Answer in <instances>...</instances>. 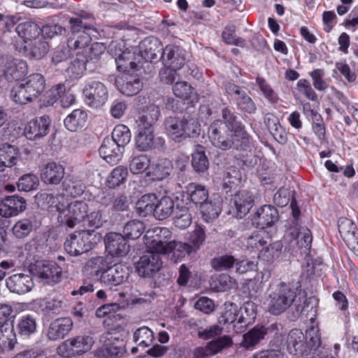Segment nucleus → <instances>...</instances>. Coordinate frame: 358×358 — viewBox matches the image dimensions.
<instances>
[{"mask_svg": "<svg viewBox=\"0 0 358 358\" xmlns=\"http://www.w3.org/2000/svg\"><path fill=\"white\" fill-rule=\"evenodd\" d=\"M65 167L60 163L50 161L41 169V180L48 185H57L64 178Z\"/></svg>", "mask_w": 358, "mask_h": 358, "instance_id": "4468645a", "label": "nucleus"}, {"mask_svg": "<svg viewBox=\"0 0 358 358\" xmlns=\"http://www.w3.org/2000/svg\"><path fill=\"white\" fill-rule=\"evenodd\" d=\"M264 326L257 324L243 334L241 345L248 350H252L255 346L265 338Z\"/></svg>", "mask_w": 358, "mask_h": 358, "instance_id": "7c9ffc66", "label": "nucleus"}, {"mask_svg": "<svg viewBox=\"0 0 358 358\" xmlns=\"http://www.w3.org/2000/svg\"><path fill=\"white\" fill-rule=\"evenodd\" d=\"M124 148L118 146L113 139L105 138L99 148L100 156L111 165L117 164L122 159Z\"/></svg>", "mask_w": 358, "mask_h": 358, "instance_id": "a211bd4d", "label": "nucleus"}, {"mask_svg": "<svg viewBox=\"0 0 358 358\" xmlns=\"http://www.w3.org/2000/svg\"><path fill=\"white\" fill-rule=\"evenodd\" d=\"M85 185L77 176L68 175L62 182V189L66 194L73 197H77L83 194Z\"/></svg>", "mask_w": 358, "mask_h": 358, "instance_id": "72a5a7b5", "label": "nucleus"}, {"mask_svg": "<svg viewBox=\"0 0 358 358\" xmlns=\"http://www.w3.org/2000/svg\"><path fill=\"white\" fill-rule=\"evenodd\" d=\"M162 266V262L159 252L148 251L145 252L136 263V271L143 278L152 277Z\"/></svg>", "mask_w": 358, "mask_h": 358, "instance_id": "6e6552de", "label": "nucleus"}, {"mask_svg": "<svg viewBox=\"0 0 358 358\" xmlns=\"http://www.w3.org/2000/svg\"><path fill=\"white\" fill-rule=\"evenodd\" d=\"M36 271L38 276L44 279H50L52 282L59 280L62 268L54 262L43 261L37 262Z\"/></svg>", "mask_w": 358, "mask_h": 358, "instance_id": "c85d7f7f", "label": "nucleus"}, {"mask_svg": "<svg viewBox=\"0 0 358 358\" xmlns=\"http://www.w3.org/2000/svg\"><path fill=\"white\" fill-rule=\"evenodd\" d=\"M231 203L236 210L237 216L241 218L248 214L253 206V194L250 191L241 190L235 194L231 199Z\"/></svg>", "mask_w": 358, "mask_h": 358, "instance_id": "aec40b11", "label": "nucleus"}, {"mask_svg": "<svg viewBox=\"0 0 358 358\" xmlns=\"http://www.w3.org/2000/svg\"><path fill=\"white\" fill-rule=\"evenodd\" d=\"M27 207V203L23 197L17 195L8 196L0 204V216L10 217L23 212Z\"/></svg>", "mask_w": 358, "mask_h": 358, "instance_id": "f3484780", "label": "nucleus"}, {"mask_svg": "<svg viewBox=\"0 0 358 358\" xmlns=\"http://www.w3.org/2000/svg\"><path fill=\"white\" fill-rule=\"evenodd\" d=\"M264 122L273 138L279 143L283 144L287 141V135L279 124L278 119L271 113L265 115Z\"/></svg>", "mask_w": 358, "mask_h": 358, "instance_id": "79ce46f5", "label": "nucleus"}, {"mask_svg": "<svg viewBox=\"0 0 358 358\" xmlns=\"http://www.w3.org/2000/svg\"><path fill=\"white\" fill-rule=\"evenodd\" d=\"M174 209V201L169 196H163L159 200L157 199L155 203V217L164 220L169 217Z\"/></svg>", "mask_w": 358, "mask_h": 358, "instance_id": "de8ad7c7", "label": "nucleus"}, {"mask_svg": "<svg viewBox=\"0 0 358 358\" xmlns=\"http://www.w3.org/2000/svg\"><path fill=\"white\" fill-rule=\"evenodd\" d=\"M135 55L130 51H122L116 58L115 63L119 71H126L129 69L137 71L140 69V62L134 61Z\"/></svg>", "mask_w": 358, "mask_h": 358, "instance_id": "37998d69", "label": "nucleus"}, {"mask_svg": "<svg viewBox=\"0 0 358 358\" xmlns=\"http://www.w3.org/2000/svg\"><path fill=\"white\" fill-rule=\"evenodd\" d=\"M187 192L190 201L196 206H201L208 199V192L204 186L190 183L187 187Z\"/></svg>", "mask_w": 358, "mask_h": 358, "instance_id": "3c124183", "label": "nucleus"}, {"mask_svg": "<svg viewBox=\"0 0 358 358\" xmlns=\"http://www.w3.org/2000/svg\"><path fill=\"white\" fill-rule=\"evenodd\" d=\"M164 127L167 134L174 141H180L184 139L182 117H168L164 121Z\"/></svg>", "mask_w": 358, "mask_h": 358, "instance_id": "58836bf2", "label": "nucleus"}, {"mask_svg": "<svg viewBox=\"0 0 358 358\" xmlns=\"http://www.w3.org/2000/svg\"><path fill=\"white\" fill-rule=\"evenodd\" d=\"M144 230L145 225L143 222L138 220H132L124 224L123 236L127 238L136 239L143 234Z\"/></svg>", "mask_w": 358, "mask_h": 358, "instance_id": "052dcab7", "label": "nucleus"}, {"mask_svg": "<svg viewBox=\"0 0 358 358\" xmlns=\"http://www.w3.org/2000/svg\"><path fill=\"white\" fill-rule=\"evenodd\" d=\"M34 227V217L30 216L20 219L16 222L12 228V231L17 238H24L33 231Z\"/></svg>", "mask_w": 358, "mask_h": 358, "instance_id": "8fccbe9b", "label": "nucleus"}, {"mask_svg": "<svg viewBox=\"0 0 358 358\" xmlns=\"http://www.w3.org/2000/svg\"><path fill=\"white\" fill-rule=\"evenodd\" d=\"M278 220V212L271 205H265L258 208L252 219V224L262 229L271 227Z\"/></svg>", "mask_w": 358, "mask_h": 358, "instance_id": "dca6fc26", "label": "nucleus"}, {"mask_svg": "<svg viewBox=\"0 0 358 358\" xmlns=\"http://www.w3.org/2000/svg\"><path fill=\"white\" fill-rule=\"evenodd\" d=\"M236 263V259L230 255H223L214 257L211 260V266L215 271H227L234 268Z\"/></svg>", "mask_w": 358, "mask_h": 358, "instance_id": "69168bd1", "label": "nucleus"}, {"mask_svg": "<svg viewBox=\"0 0 358 358\" xmlns=\"http://www.w3.org/2000/svg\"><path fill=\"white\" fill-rule=\"evenodd\" d=\"M221 201L219 199L204 201L199 207L203 219L208 222L215 219L221 213Z\"/></svg>", "mask_w": 358, "mask_h": 358, "instance_id": "603ef678", "label": "nucleus"}, {"mask_svg": "<svg viewBox=\"0 0 358 358\" xmlns=\"http://www.w3.org/2000/svg\"><path fill=\"white\" fill-rule=\"evenodd\" d=\"M93 230H82L70 234L64 242L66 251L72 256H78L93 248Z\"/></svg>", "mask_w": 358, "mask_h": 358, "instance_id": "39448f33", "label": "nucleus"}, {"mask_svg": "<svg viewBox=\"0 0 358 358\" xmlns=\"http://www.w3.org/2000/svg\"><path fill=\"white\" fill-rule=\"evenodd\" d=\"M106 250L112 257H124L130 250V245L125 237L119 233H108L104 238Z\"/></svg>", "mask_w": 358, "mask_h": 358, "instance_id": "f8f14e48", "label": "nucleus"}, {"mask_svg": "<svg viewBox=\"0 0 358 358\" xmlns=\"http://www.w3.org/2000/svg\"><path fill=\"white\" fill-rule=\"evenodd\" d=\"M150 166V159L148 155L141 154L131 157L129 161V170L133 174H139L145 171Z\"/></svg>", "mask_w": 358, "mask_h": 358, "instance_id": "e2e57ef3", "label": "nucleus"}, {"mask_svg": "<svg viewBox=\"0 0 358 358\" xmlns=\"http://www.w3.org/2000/svg\"><path fill=\"white\" fill-rule=\"evenodd\" d=\"M119 91L128 96L137 94L143 87V82L138 77L124 75L116 80Z\"/></svg>", "mask_w": 358, "mask_h": 358, "instance_id": "412c9836", "label": "nucleus"}, {"mask_svg": "<svg viewBox=\"0 0 358 358\" xmlns=\"http://www.w3.org/2000/svg\"><path fill=\"white\" fill-rule=\"evenodd\" d=\"M94 341L92 337L78 336L66 341L62 345L59 347L58 350L63 357H71L89 351Z\"/></svg>", "mask_w": 358, "mask_h": 358, "instance_id": "1a4fd4ad", "label": "nucleus"}, {"mask_svg": "<svg viewBox=\"0 0 358 358\" xmlns=\"http://www.w3.org/2000/svg\"><path fill=\"white\" fill-rule=\"evenodd\" d=\"M155 234L152 241V247L157 252H166L171 242V231L166 227H159L155 229Z\"/></svg>", "mask_w": 358, "mask_h": 358, "instance_id": "473e14b6", "label": "nucleus"}, {"mask_svg": "<svg viewBox=\"0 0 358 358\" xmlns=\"http://www.w3.org/2000/svg\"><path fill=\"white\" fill-rule=\"evenodd\" d=\"M129 268L122 264H115L113 266H108L103 272L99 282L111 289L114 286L119 285L125 282L129 275Z\"/></svg>", "mask_w": 358, "mask_h": 358, "instance_id": "9d476101", "label": "nucleus"}, {"mask_svg": "<svg viewBox=\"0 0 358 358\" xmlns=\"http://www.w3.org/2000/svg\"><path fill=\"white\" fill-rule=\"evenodd\" d=\"M192 166L197 173H204L208 169V159L206 155L204 148L200 145L196 146V149L192 154Z\"/></svg>", "mask_w": 358, "mask_h": 358, "instance_id": "09e8293b", "label": "nucleus"}, {"mask_svg": "<svg viewBox=\"0 0 358 358\" xmlns=\"http://www.w3.org/2000/svg\"><path fill=\"white\" fill-rule=\"evenodd\" d=\"M128 176L127 167L124 166H118L115 167L108 177L107 182L110 188H115L122 184H124Z\"/></svg>", "mask_w": 358, "mask_h": 358, "instance_id": "13d9d810", "label": "nucleus"}, {"mask_svg": "<svg viewBox=\"0 0 358 358\" xmlns=\"http://www.w3.org/2000/svg\"><path fill=\"white\" fill-rule=\"evenodd\" d=\"M23 84L35 99L44 91L45 87L44 77L40 73L30 75Z\"/></svg>", "mask_w": 358, "mask_h": 358, "instance_id": "c03bdc74", "label": "nucleus"}, {"mask_svg": "<svg viewBox=\"0 0 358 358\" xmlns=\"http://www.w3.org/2000/svg\"><path fill=\"white\" fill-rule=\"evenodd\" d=\"M17 332L22 339H28L36 332V318L31 315H24L20 317L17 324Z\"/></svg>", "mask_w": 358, "mask_h": 358, "instance_id": "2f4dec72", "label": "nucleus"}, {"mask_svg": "<svg viewBox=\"0 0 358 358\" xmlns=\"http://www.w3.org/2000/svg\"><path fill=\"white\" fill-rule=\"evenodd\" d=\"M313 85L315 90L321 92L325 91L329 87L328 80L324 78L325 71L322 69H316L308 73Z\"/></svg>", "mask_w": 358, "mask_h": 358, "instance_id": "774afa93", "label": "nucleus"}, {"mask_svg": "<svg viewBox=\"0 0 358 358\" xmlns=\"http://www.w3.org/2000/svg\"><path fill=\"white\" fill-rule=\"evenodd\" d=\"M17 185L20 191L29 192L37 189L39 180L36 175L28 173L20 178Z\"/></svg>", "mask_w": 358, "mask_h": 358, "instance_id": "338daca9", "label": "nucleus"}, {"mask_svg": "<svg viewBox=\"0 0 358 358\" xmlns=\"http://www.w3.org/2000/svg\"><path fill=\"white\" fill-rule=\"evenodd\" d=\"M155 129H143L138 128V134L135 137L136 148L140 151H147L155 148Z\"/></svg>", "mask_w": 358, "mask_h": 358, "instance_id": "e433bc0d", "label": "nucleus"}, {"mask_svg": "<svg viewBox=\"0 0 358 358\" xmlns=\"http://www.w3.org/2000/svg\"><path fill=\"white\" fill-rule=\"evenodd\" d=\"M160 115L158 106L151 104L146 107V110L139 115L136 120L138 128L143 129H154V125Z\"/></svg>", "mask_w": 358, "mask_h": 358, "instance_id": "c756f323", "label": "nucleus"}, {"mask_svg": "<svg viewBox=\"0 0 358 358\" xmlns=\"http://www.w3.org/2000/svg\"><path fill=\"white\" fill-rule=\"evenodd\" d=\"M268 241L270 238L265 231H255L248 238L247 247L261 254Z\"/></svg>", "mask_w": 358, "mask_h": 358, "instance_id": "864d4df0", "label": "nucleus"}, {"mask_svg": "<svg viewBox=\"0 0 358 358\" xmlns=\"http://www.w3.org/2000/svg\"><path fill=\"white\" fill-rule=\"evenodd\" d=\"M161 59L165 67L179 70L186 62V52L179 46L167 45L162 50Z\"/></svg>", "mask_w": 358, "mask_h": 358, "instance_id": "9b49d317", "label": "nucleus"}, {"mask_svg": "<svg viewBox=\"0 0 358 358\" xmlns=\"http://www.w3.org/2000/svg\"><path fill=\"white\" fill-rule=\"evenodd\" d=\"M287 348L293 355L300 356L306 352L305 335L296 329L291 330L287 338Z\"/></svg>", "mask_w": 358, "mask_h": 358, "instance_id": "393cba45", "label": "nucleus"}, {"mask_svg": "<svg viewBox=\"0 0 358 358\" xmlns=\"http://www.w3.org/2000/svg\"><path fill=\"white\" fill-rule=\"evenodd\" d=\"M85 103L92 108H98L108 100V89L105 83L98 80H87L83 89Z\"/></svg>", "mask_w": 358, "mask_h": 358, "instance_id": "20e7f679", "label": "nucleus"}, {"mask_svg": "<svg viewBox=\"0 0 358 358\" xmlns=\"http://www.w3.org/2000/svg\"><path fill=\"white\" fill-rule=\"evenodd\" d=\"M242 178V173L238 168L229 166L224 175L222 188L228 192L238 187L241 183Z\"/></svg>", "mask_w": 358, "mask_h": 358, "instance_id": "a18cd8bd", "label": "nucleus"}, {"mask_svg": "<svg viewBox=\"0 0 358 358\" xmlns=\"http://www.w3.org/2000/svg\"><path fill=\"white\" fill-rule=\"evenodd\" d=\"M8 289L18 294H24L30 292L34 286L32 277L29 274L16 273L6 280Z\"/></svg>", "mask_w": 358, "mask_h": 358, "instance_id": "2eb2a0df", "label": "nucleus"}, {"mask_svg": "<svg viewBox=\"0 0 358 358\" xmlns=\"http://www.w3.org/2000/svg\"><path fill=\"white\" fill-rule=\"evenodd\" d=\"M174 95L187 103L194 104L199 100L195 90L186 81L177 82L173 86Z\"/></svg>", "mask_w": 358, "mask_h": 358, "instance_id": "cd10ccee", "label": "nucleus"}, {"mask_svg": "<svg viewBox=\"0 0 358 358\" xmlns=\"http://www.w3.org/2000/svg\"><path fill=\"white\" fill-rule=\"evenodd\" d=\"M173 164L167 159H158L154 163L150 170L146 173V176L152 180H162L168 178L173 172Z\"/></svg>", "mask_w": 358, "mask_h": 358, "instance_id": "b1692460", "label": "nucleus"}, {"mask_svg": "<svg viewBox=\"0 0 358 358\" xmlns=\"http://www.w3.org/2000/svg\"><path fill=\"white\" fill-rule=\"evenodd\" d=\"M87 119V113L81 109H76L64 121L65 127L71 131H76L82 128Z\"/></svg>", "mask_w": 358, "mask_h": 358, "instance_id": "a19ab883", "label": "nucleus"}, {"mask_svg": "<svg viewBox=\"0 0 358 358\" xmlns=\"http://www.w3.org/2000/svg\"><path fill=\"white\" fill-rule=\"evenodd\" d=\"M292 215L293 217L292 224L285 235L287 243L285 248L293 256L307 255L310 249L313 236L310 230L306 227L300 226L298 220L301 214L299 207L293 200L290 203Z\"/></svg>", "mask_w": 358, "mask_h": 358, "instance_id": "f03ea898", "label": "nucleus"}, {"mask_svg": "<svg viewBox=\"0 0 358 358\" xmlns=\"http://www.w3.org/2000/svg\"><path fill=\"white\" fill-rule=\"evenodd\" d=\"M88 205L84 201H75L67 203L65 210L58 216V222L68 228L73 229L85 220Z\"/></svg>", "mask_w": 358, "mask_h": 358, "instance_id": "423d86ee", "label": "nucleus"}, {"mask_svg": "<svg viewBox=\"0 0 358 358\" xmlns=\"http://www.w3.org/2000/svg\"><path fill=\"white\" fill-rule=\"evenodd\" d=\"M15 31L19 36L24 39L26 43H27V40L31 41L41 34L39 26L31 21L20 23L16 27Z\"/></svg>", "mask_w": 358, "mask_h": 358, "instance_id": "ea45409f", "label": "nucleus"}, {"mask_svg": "<svg viewBox=\"0 0 358 358\" xmlns=\"http://www.w3.org/2000/svg\"><path fill=\"white\" fill-rule=\"evenodd\" d=\"M73 322L69 317H62L51 322L48 337L50 340L57 341L64 338L72 328Z\"/></svg>", "mask_w": 358, "mask_h": 358, "instance_id": "5701e85b", "label": "nucleus"}, {"mask_svg": "<svg viewBox=\"0 0 358 358\" xmlns=\"http://www.w3.org/2000/svg\"><path fill=\"white\" fill-rule=\"evenodd\" d=\"M133 340L138 346L144 348L152 343L155 340L154 333L148 327L143 326L134 331Z\"/></svg>", "mask_w": 358, "mask_h": 358, "instance_id": "6e6d98bb", "label": "nucleus"}, {"mask_svg": "<svg viewBox=\"0 0 358 358\" xmlns=\"http://www.w3.org/2000/svg\"><path fill=\"white\" fill-rule=\"evenodd\" d=\"M338 231L348 247L355 248L358 245V231L357 226L350 219L341 217L338 220Z\"/></svg>", "mask_w": 358, "mask_h": 358, "instance_id": "6ab92c4d", "label": "nucleus"}, {"mask_svg": "<svg viewBox=\"0 0 358 358\" xmlns=\"http://www.w3.org/2000/svg\"><path fill=\"white\" fill-rule=\"evenodd\" d=\"M50 124V117L46 115L31 120L24 127V136L31 141L41 139L48 134Z\"/></svg>", "mask_w": 358, "mask_h": 358, "instance_id": "ddd939ff", "label": "nucleus"}, {"mask_svg": "<svg viewBox=\"0 0 358 358\" xmlns=\"http://www.w3.org/2000/svg\"><path fill=\"white\" fill-rule=\"evenodd\" d=\"M91 41L90 34L83 31L79 34H71L67 41V46L69 50H83L87 47Z\"/></svg>", "mask_w": 358, "mask_h": 358, "instance_id": "4d7b16f0", "label": "nucleus"}, {"mask_svg": "<svg viewBox=\"0 0 358 358\" xmlns=\"http://www.w3.org/2000/svg\"><path fill=\"white\" fill-rule=\"evenodd\" d=\"M10 96L13 101L19 104H26L35 99L28 92L27 88L23 83L16 85L10 92Z\"/></svg>", "mask_w": 358, "mask_h": 358, "instance_id": "0e129e2a", "label": "nucleus"}, {"mask_svg": "<svg viewBox=\"0 0 358 358\" xmlns=\"http://www.w3.org/2000/svg\"><path fill=\"white\" fill-rule=\"evenodd\" d=\"M36 198L42 200L45 203L50 210L53 211L54 209L58 213V216L65 210L68 201L63 194L57 193L56 194H49L46 192L38 193Z\"/></svg>", "mask_w": 358, "mask_h": 358, "instance_id": "a878e982", "label": "nucleus"}, {"mask_svg": "<svg viewBox=\"0 0 358 358\" xmlns=\"http://www.w3.org/2000/svg\"><path fill=\"white\" fill-rule=\"evenodd\" d=\"M156 201L157 196L155 194L143 195L136 204L137 213L141 217H147L149 215L155 216Z\"/></svg>", "mask_w": 358, "mask_h": 358, "instance_id": "4c0bfd02", "label": "nucleus"}, {"mask_svg": "<svg viewBox=\"0 0 358 358\" xmlns=\"http://www.w3.org/2000/svg\"><path fill=\"white\" fill-rule=\"evenodd\" d=\"M131 134L129 129L124 125H117L112 133V138L114 142L122 148H124V146L127 145L131 140Z\"/></svg>", "mask_w": 358, "mask_h": 358, "instance_id": "bf43d9fd", "label": "nucleus"}, {"mask_svg": "<svg viewBox=\"0 0 358 358\" xmlns=\"http://www.w3.org/2000/svg\"><path fill=\"white\" fill-rule=\"evenodd\" d=\"M50 45L44 38L34 39L24 45V53L30 58L40 59L49 51Z\"/></svg>", "mask_w": 358, "mask_h": 358, "instance_id": "bb28decb", "label": "nucleus"}, {"mask_svg": "<svg viewBox=\"0 0 358 358\" xmlns=\"http://www.w3.org/2000/svg\"><path fill=\"white\" fill-rule=\"evenodd\" d=\"M108 265L109 264L105 257L96 256L87 260L85 268L89 275L99 281V278L108 268Z\"/></svg>", "mask_w": 358, "mask_h": 358, "instance_id": "f704fd0d", "label": "nucleus"}, {"mask_svg": "<svg viewBox=\"0 0 358 358\" xmlns=\"http://www.w3.org/2000/svg\"><path fill=\"white\" fill-rule=\"evenodd\" d=\"M224 311L218 319L220 324H233L234 330L236 332H242L250 323L248 319L241 313L239 315V310L236 304L226 302L224 304Z\"/></svg>", "mask_w": 358, "mask_h": 358, "instance_id": "0eeeda50", "label": "nucleus"}, {"mask_svg": "<svg viewBox=\"0 0 358 358\" xmlns=\"http://www.w3.org/2000/svg\"><path fill=\"white\" fill-rule=\"evenodd\" d=\"M222 120L213 121L208 127V137L213 145L222 150H248L252 138L243 123L228 108L222 110Z\"/></svg>", "mask_w": 358, "mask_h": 358, "instance_id": "f257e3e1", "label": "nucleus"}, {"mask_svg": "<svg viewBox=\"0 0 358 358\" xmlns=\"http://www.w3.org/2000/svg\"><path fill=\"white\" fill-rule=\"evenodd\" d=\"M27 72L28 65L27 62L21 59L14 58L7 62L4 74L8 80L13 81L24 78Z\"/></svg>", "mask_w": 358, "mask_h": 358, "instance_id": "4be33fe9", "label": "nucleus"}, {"mask_svg": "<svg viewBox=\"0 0 358 358\" xmlns=\"http://www.w3.org/2000/svg\"><path fill=\"white\" fill-rule=\"evenodd\" d=\"M19 150L14 145L4 143L0 145V169L12 167L16 164Z\"/></svg>", "mask_w": 358, "mask_h": 358, "instance_id": "c9c22d12", "label": "nucleus"}, {"mask_svg": "<svg viewBox=\"0 0 358 358\" xmlns=\"http://www.w3.org/2000/svg\"><path fill=\"white\" fill-rule=\"evenodd\" d=\"M182 127L184 138L196 137L200 134V123L198 118L192 114L185 113L182 115Z\"/></svg>", "mask_w": 358, "mask_h": 358, "instance_id": "49530a36", "label": "nucleus"}, {"mask_svg": "<svg viewBox=\"0 0 358 358\" xmlns=\"http://www.w3.org/2000/svg\"><path fill=\"white\" fill-rule=\"evenodd\" d=\"M141 48L143 49L145 57L150 60L157 59L162 50L160 41L156 38L144 39L141 44Z\"/></svg>", "mask_w": 358, "mask_h": 358, "instance_id": "5fc2aeb1", "label": "nucleus"}, {"mask_svg": "<svg viewBox=\"0 0 358 358\" xmlns=\"http://www.w3.org/2000/svg\"><path fill=\"white\" fill-rule=\"evenodd\" d=\"M296 296L295 290L286 283L280 282L266 299L267 310L273 315H279L293 303Z\"/></svg>", "mask_w": 358, "mask_h": 358, "instance_id": "7ed1b4c3", "label": "nucleus"}, {"mask_svg": "<svg viewBox=\"0 0 358 358\" xmlns=\"http://www.w3.org/2000/svg\"><path fill=\"white\" fill-rule=\"evenodd\" d=\"M174 224L180 229L188 227L192 222V216L189 210L187 207L177 206L174 212Z\"/></svg>", "mask_w": 358, "mask_h": 358, "instance_id": "680f3d73", "label": "nucleus"}]
</instances>
